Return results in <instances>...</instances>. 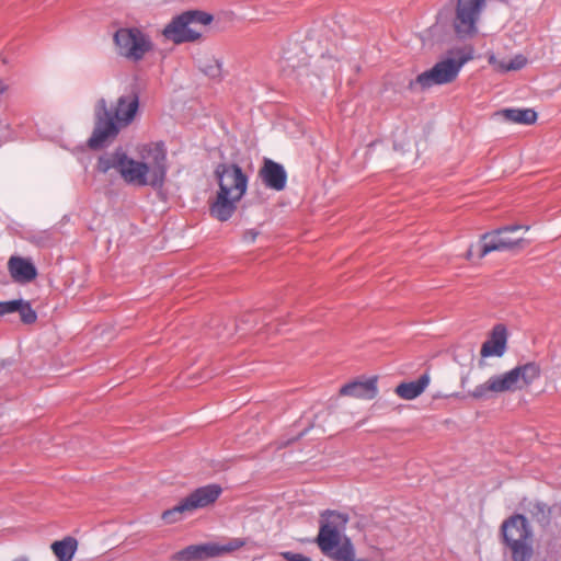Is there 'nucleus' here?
Instances as JSON below:
<instances>
[{
	"label": "nucleus",
	"instance_id": "f257e3e1",
	"mask_svg": "<svg viewBox=\"0 0 561 561\" xmlns=\"http://www.w3.org/2000/svg\"><path fill=\"white\" fill-rule=\"evenodd\" d=\"M139 110V95L129 92L121 95L115 105L107 107L105 99H100L95 104V127L88 140L91 149H101L115 139L122 128L129 126Z\"/></svg>",
	"mask_w": 561,
	"mask_h": 561
},
{
	"label": "nucleus",
	"instance_id": "f03ea898",
	"mask_svg": "<svg viewBox=\"0 0 561 561\" xmlns=\"http://www.w3.org/2000/svg\"><path fill=\"white\" fill-rule=\"evenodd\" d=\"M214 173L218 191L209 206V213L219 221H227L233 216L238 203L247 193L249 176L240 165L227 162L217 164Z\"/></svg>",
	"mask_w": 561,
	"mask_h": 561
},
{
	"label": "nucleus",
	"instance_id": "7ed1b4c3",
	"mask_svg": "<svg viewBox=\"0 0 561 561\" xmlns=\"http://www.w3.org/2000/svg\"><path fill=\"white\" fill-rule=\"evenodd\" d=\"M147 152V162L136 161L125 154L121 162L119 174L127 184L161 188L164 185L168 171L164 146L163 144H153Z\"/></svg>",
	"mask_w": 561,
	"mask_h": 561
},
{
	"label": "nucleus",
	"instance_id": "20e7f679",
	"mask_svg": "<svg viewBox=\"0 0 561 561\" xmlns=\"http://www.w3.org/2000/svg\"><path fill=\"white\" fill-rule=\"evenodd\" d=\"M539 376V366L533 362L526 363L490 377L485 382L476 386L469 396L479 400L486 399L491 393L515 392L528 388Z\"/></svg>",
	"mask_w": 561,
	"mask_h": 561
},
{
	"label": "nucleus",
	"instance_id": "39448f33",
	"mask_svg": "<svg viewBox=\"0 0 561 561\" xmlns=\"http://www.w3.org/2000/svg\"><path fill=\"white\" fill-rule=\"evenodd\" d=\"M485 7V0H449L438 12L437 21L450 23L455 35L460 39L478 33V22Z\"/></svg>",
	"mask_w": 561,
	"mask_h": 561
},
{
	"label": "nucleus",
	"instance_id": "423d86ee",
	"mask_svg": "<svg viewBox=\"0 0 561 561\" xmlns=\"http://www.w3.org/2000/svg\"><path fill=\"white\" fill-rule=\"evenodd\" d=\"M454 58H447L436 62L431 69L420 73L409 82V90L424 91L434 85H443L453 82L459 75L462 66L471 60L474 49L471 45L456 50Z\"/></svg>",
	"mask_w": 561,
	"mask_h": 561
},
{
	"label": "nucleus",
	"instance_id": "0eeeda50",
	"mask_svg": "<svg viewBox=\"0 0 561 561\" xmlns=\"http://www.w3.org/2000/svg\"><path fill=\"white\" fill-rule=\"evenodd\" d=\"M503 540L512 561H530L534 556L533 530L524 515L516 514L501 526Z\"/></svg>",
	"mask_w": 561,
	"mask_h": 561
},
{
	"label": "nucleus",
	"instance_id": "6e6552de",
	"mask_svg": "<svg viewBox=\"0 0 561 561\" xmlns=\"http://www.w3.org/2000/svg\"><path fill=\"white\" fill-rule=\"evenodd\" d=\"M213 15L204 11L190 10L174 16L162 34L174 44L194 42L201 37V28L210 24Z\"/></svg>",
	"mask_w": 561,
	"mask_h": 561
},
{
	"label": "nucleus",
	"instance_id": "1a4fd4ad",
	"mask_svg": "<svg viewBox=\"0 0 561 561\" xmlns=\"http://www.w3.org/2000/svg\"><path fill=\"white\" fill-rule=\"evenodd\" d=\"M116 54L131 62L141 61L145 56L153 50L150 36L141 28L119 27L113 36Z\"/></svg>",
	"mask_w": 561,
	"mask_h": 561
},
{
	"label": "nucleus",
	"instance_id": "9d476101",
	"mask_svg": "<svg viewBox=\"0 0 561 561\" xmlns=\"http://www.w3.org/2000/svg\"><path fill=\"white\" fill-rule=\"evenodd\" d=\"M320 517V528L316 541L321 552L333 560L336 550L345 538L341 534L350 518L345 513L331 510L323 511Z\"/></svg>",
	"mask_w": 561,
	"mask_h": 561
},
{
	"label": "nucleus",
	"instance_id": "9b49d317",
	"mask_svg": "<svg viewBox=\"0 0 561 561\" xmlns=\"http://www.w3.org/2000/svg\"><path fill=\"white\" fill-rule=\"evenodd\" d=\"M221 494V488L217 484H208L194 490L174 507L162 513V519L172 524L180 519L179 515L193 512L197 508L213 504Z\"/></svg>",
	"mask_w": 561,
	"mask_h": 561
},
{
	"label": "nucleus",
	"instance_id": "f8f14e48",
	"mask_svg": "<svg viewBox=\"0 0 561 561\" xmlns=\"http://www.w3.org/2000/svg\"><path fill=\"white\" fill-rule=\"evenodd\" d=\"M245 545L241 538H232L226 543L205 542L201 545H191L175 552L172 556L173 561H205L208 559L221 557L239 550Z\"/></svg>",
	"mask_w": 561,
	"mask_h": 561
},
{
	"label": "nucleus",
	"instance_id": "ddd939ff",
	"mask_svg": "<svg viewBox=\"0 0 561 561\" xmlns=\"http://www.w3.org/2000/svg\"><path fill=\"white\" fill-rule=\"evenodd\" d=\"M522 228L528 230L529 227H523L520 225H510L500 228L493 232H488L483 234L481 241L482 244L480 250V257H483L484 255L492 251H505L519 245L523 239H511L505 234L508 232L517 231Z\"/></svg>",
	"mask_w": 561,
	"mask_h": 561
},
{
	"label": "nucleus",
	"instance_id": "4468645a",
	"mask_svg": "<svg viewBox=\"0 0 561 561\" xmlns=\"http://www.w3.org/2000/svg\"><path fill=\"white\" fill-rule=\"evenodd\" d=\"M259 175L267 188L279 192L286 187L287 172L278 162L265 159Z\"/></svg>",
	"mask_w": 561,
	"mask_h": 561
},
{
	"label": "nucleus",
	"instance_id": "2eb2a0df",
	"mask_svg": "<svg viewBox=\"0 0 561 561\" xmlns=\"http://www.w3.org/2000/svg\"><path fill=\"white\" fill-rule=\"evenodd\" d=\"M339 393L345 397L371 400L378 394L377 377L348 382L340 389Z\"/></svg>",
	"mask_w": 561,
	"mask_h": 561
},
{
	"label": "nucleus",
	"instance_id": "dca6fc26",
	"mask_svg": "<svg viewBox=\"0 0 561 561\" xmlns=\"http://www.w3.org/2000/svg\"><path fill=\"white\" fill-rule=\"evenodd\" d=\"M506 329L502 324L493 328L491 336L482 344L480 354L482 357L502 356L506 351Z\"/></svg>",
	"mask_w": 561,
	"mask_h": 561
},
{
	"label": "nucleus",
	"instance_id": "f3484780",
	"mask_svg": "<svg viewBox=\"0 0 561 561\" xmlns=\"http://www.w3.org/2000/svg\"><path fill=\"white\" fill-rule=\"evenodd\" d=\"M8 267L12 278L18 283H30L37 276V271L34 264L24 257H10Z\"/></svg>",
	"mask_w": 561,
	"mask_h": 561
},
{
	"label": "nucleus",
	"instance_id": "a211bd4d",
	"mask_svg": "<svg viewBox=\"0 0 561 561\" xmlns=\"http://www.w3.org/2000/svg\"><path fill=\"white\" fill-rule=\"evenodd\" d=\"M430 381V374L425 373L416 380L399 383L396 387L394 392L403 400H413L425 391Z\"/></svg>",
	"mask_w": 561,
	"mask_h": 561
},
{
	"label": "nucleus",
	"instance_id": "6ab92c4d",
	"mask_svg": "<svg viewBox=\"0 0 561 561\" xmlns=\"http://www.w3.org/2000/svg\"><path fill=\"white\" fill-rule=\"evenodd\" d=\"M58 561H71L77 548L78 541L73 537H65L62 540L54 541L50 546Z\"/></svg>",
	"mask_w": 561,
	"mask_h": 561
},
{
	"label": "nucleus",
	"instance_id": "aec40b11",
	"mask_svg": "<svg viewBox=\"0 0 561 561\" xmlns=\"http://www.w3.org/2000/svg\"><path fill=\"white\" fill-rule=\"evenodd\" d=\"M501 115L508 122L531 125L537 121V113L531 108H505Z\"/></svg>",
	"mask_w": 561,
	"mask_h": 561
},
{
	"label": "nucleus",
	"instance_id": "412c9836",
	"mask_svg": "<svg viewBox=\"0 0 561 561\" xmlns=\"http://www.w3.org/2000/svg\"><path fill=\"white\" fill-rule=\"evenodd\" d=\"M489 64L500 72H507L512 70H519L524 68L527 64V58L524 55H516L514 58L508 61L500 60L496 58L494 54L489 55L488 57Z\"/></svg>",
	"mask_w": 561,
	"mask_h": 561
},
{
	"label": "nucleus",
	"instance_id": "4be33fe9",
	"mask_svg": "<svg viewBox=\"0 0 561 561\" xmlns=\"http://www.w3.org/2000/svg\"><path fill=\"white\" fill-rule=\"evenodd\" d=\"M125 152L122 150H116L112 153H105L101 156L98 160V171L102 173L108 172L111 169H115L118 173L121 171V162H123V158L125 157Z\"/></svg>",
	"mask_w": 561,
	"mask_h": 561
},
{
	"label": "nucleus",
	"instance_id": "5701e85b",
	"mask_svg": "<svg viewBox=\"0 0 561 561\" xmlns=\"http://www.w3.org/2000/svg\"><path fill=\"white\" fill-rule=\"evenodd\" d=\"M526 511L538 524L546 526L550 523L551 510L546 503L539 501L529 502Z\"/></svg>",
	"mask_w": 561,
	"mask_h": 561
},
{
	"label": "nucleus",
	"instance_id": "b1692460",
	"mask_svg": "<svg viewBox=\"0 0 561 561\" xmlns=\"http://www.w3.org/2000/svg\"><path fill=\"white\" fill-rule=\"evenodd\" d=\"M333 561H369L367 559H356L355 548L350 538L345 537L340 548L336 550Z\"/></svg>",
	"mask_w": 561,
	"mask_h": 561
},
{
	"label": "nucleus",
	"instance_id": "393cba45",
	"mask_svg": "<svg viewBox=\"0 0 561 561\" xmlns=\"http://www.w3.org/2000/svg\"><path fill=\"white\" fill-rule=\"evenodd\" d=\"M19 312L21 321L25 324H32L37 320V313L32 308L28 301L21 299V306L16 310Z\"/></svg>",
	"mask_w": 561,
	"mask_h": 561
},
{
	"label": "nucleus",
	"instance_id": "a878e982",
	"mask_svg": "<svg viewBox=\"0 0 561 561\" xmlns=\"http://www.w3.org/2000/svg\"><path fill=\"white\" fill-rule=\"evenodd\" d=\"M20 306L21 299L0 301V316L3 317L5 314L16 312Z\"/></svg>",
	"mask_w": 561,
	"mask_h": 561
},
{
	"label": "nucleus",
	"instance_id": "bb28decb",
	"mask_svg": "<svg viewBox=\"0 0 561 561\" xmlns=\"http://www.w3.org/2000/svg\"><path fill=\"white\" fill-rule=\"evenodd\" d=\"M280 556L287 561H312L310 558L291 551H284Z\"/></svg>",
	"mask_w": 561,
	"mask_h": 561
},
{
	"label": "nucleus",
	"instance_id": "cd10ccee",
	"mask_svg": "<svg viewBox=\"0 0 561 561\" xmlns=\"http://www.w3.org/2000/svg\"><path fill=\"white\" fill-rule=\"evenodd\" d=\"M259 233L260 232L256 229H248L243 232L242 240L249 244L253 243L256 240Z\"/></svg>",
	"mask_w": 561,
	"mask_h": 561
},
{
	"label": "nucleus",
	"instance_id": "c85d7f7f",
	"mask_svg": "<svg viewBox=\"0 0 561 561\" xmlns=\"http://www.w3.org/2000/svg\"><path fill=\"white\" fill-rule=\"evenodd\" d=\"M8 88H9V87H8V84H7V83H4V82L0 81V94L5 93V92L8 91Z\"/></svg>",
	"mask_w": 561,
	"mask_h": 561
},
{
	"label": "nucleus",
	"instance_id": "c756f323",
	"mask_svg": "<svg viewBox=\"0 0 561 561\" xmlns=\"http://www.w3.org/2000/svg\"><path fill=\"white\" fill-rule=\"evenodd\" d=\"M472 255H473V253H472V249H469V250H468V252H467V257H468V259H471V257H472Z\"/></svg>",
	"mask_w": 561,
	"mask_h": 561
},
{
	"label": "nucleus",
	"instance_id": "7c9ffc66",
	"mask_svg": "<svg viewBox=\"0 0 561 561\" xmlns=\"http://www.w3.org/2000/svg\"><path fill=\"white\" fill-rule=\"evenodd\" d=\"M219 70H220V69H219V65L217 64V65H216V73L214 72V73H213V76H216V75L219 72Z\"/></svg>",
	"mask_w": 561,
	"mask_h": 561
},
{
	"label": "nucleus",
	"instance_id": "2f4dec72",
	"mask_svg": "<svg viewBox=\"0 0 561 561\" xmlns=\"http://www.w3.org/2000/svg\"><path fill=\"white\" fill-rule=\"evenodd\" d=\"M16 561H28L26 558H19Z\"/></svg>",
	"mask_w": 561,
	"mask_h": 561
}]
</instances>
